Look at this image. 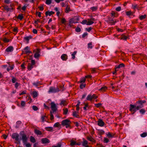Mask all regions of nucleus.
Segmentation results:
<instances>
[{
    "label": "nucleus",
    "instance_id": "f257e3e1",
    "mask_svg": "<svg viewBox=\"0 0 147 147\" xmlns=\"http://www.w3.org/2000/svg\"><path fill=\"white\" fill-rule=\"evenodd\" d=\"M20 134L21 136L22 140L24 145H25L26 147H31V145L29 143H27L28 140V137L24 131H21L20 133Z\"/></svg>",
    "mask_w": 147,
    "mask_h": 147
},
{
    "label": "nucleus",
    "instance_id": "f03ea898",
    "mask_svg": "<svg viewBox=\"0 0 147 147\" xmlns=\"http://www.w3.org/2000/svg\"><path fill=\"white\" fill-rule=\"evenodd\" d=\"M61 90H59L58 87L55 88V87L51 86L49 88L48 92L49 93H56L58 92Z\"/></svg>",
    "mask_w": 147,
    "mask_h": 147
},
{
    "label": "nucleus",
    "instance_id": "7ed1b4c3",
    "mask_svg": "<svg viewBox=\"0 0 147 147\" xmlns=\"http://www.w3.org/2000/svg\"><path fill=\"white\" fill-rule=\"evenodd\" d=\"M97 98V96L95 94H94L92 95L89 94L88 95L86 98V100L91 101L93 99H96Z\"/></svg>",
    "mask_w": 147,
    "mask_h": 147
},
{
    "label": "nucleus",
    "instance_id": "20e7f679",
    "mask_svg": "<svg viewBox=\"0 0 147 147\" xmlns=\"http://www.w3.org/2000/svg\"><path fill=\"white\" fill-rule=\"evenodd\" d=\"M51 108L53 111V113L56 112L57 110V108L55 104L53 102H52L51 104Z\"/></svg>",
    "mask_w": 147,
    "mask_h": 147
},
{
    "label": "nucleus",
    "instance_id": "39448f33",
    "mask_svg": "<svg viewBox=\"0 0 147 147\" xmlns=\"http://www.w3.org/2000/svg\"><path fill=\"white\" fill-rule=\"evenodd\" d=\"M19 135L17 133H13L12 135V138L13 139H15L16 141H18L19 140Z\"/></svg>",
    "mask_w": 147,
    "mask_h": 147
},
{
    "label": "nucleus",
    "instance_id": "423d86ee",
    "mask_svg": "<svg viewBox=\"0 0 147 147\" xmlns=\"http://www.w3.org/2000/svg\"><path fill=\"white\" fill-rule=\"evenodd\" d=\"M69 123H71V121L68 119H65L61 121V125L63 126H65Z\"/></svg>",
    "mask_w": 147,
    "mask_h": 147
},
{
    "label": "nucleus",
    "instance_id": "0eeeda50",
    "mask_svg": "<svg viewBox=\"0 0 147 147\" xmlns=\"http://www.w3.org/2000/svg\"><path fill=\"white\" fill-rule=\"evenodd\" d=\"M137 110L136 108V106L132 104H131L130 105L129 111L131 112H134L133 113V114L134 113H135L137 111Z\"/></svg>",
    "mask_w": 147,
    "mask_h": 147
},
{
    "label": "nucleus",
    "instance_id": "6e6552de",
    "mask_svg": "<svg viewBox=\"0 0 147 147\" xmlns=\"http://www.w3.org/2000/svg\"><path fill=\"white\" fill-rule=\"evenodd\" d=\"M40 51V50L39 49H37L36 52L34 54V57L36 59L38 58L40 56L39 53Z\"/></svg>",
    "mask_w": 147,
    "mask_h": 147
},
{
    "label": "nucleus",
    "instance_id": "1a4fd4ad",
    "mask_svg": "<svg viewBox=\"0 0 147 147\" xmlns=\"http://www.w3.org/2000/svg\"><path fill=\"white\" fill-rule=\"evenodd\" d=\"M86 139L88 141L95 143L96 142V140H95L91 136H88L86 137Z\"/></svg>",
    "mask_w": 147,
    "mask_h": 147
},
{
    "label": "nucleus",
    "instance_id": "9d476101",
    "mask_svg": "<svg viewBox=\"0 0 147 147\" xmlns=\"http://www.w3.org/2000/svg\"><path fill=\"white\" fill-rule=\"evenodd\" d=\"M42 143L43 144H45L50 142L49 139L47 138H43L41 140Z\"/></svg>",
    "mask_w": 147,
    "mask_h": 147
},
{
    "label": "nucleus",
    "instance_id": "9b49d317",
    "mask_svg": "<svg viewBox=\"0 0 147 147\" xmlns=\"http://www.w3.org/2000/svg\"><path fill=\"white\" fill-rule=\"evenodd\" d=\"M105 123L101 119H99L98 121V125L100 127H103Z\"/></svg>",
    "mask_w": 147,
    "mask_h": 147
},
{
    "label": "nucleus",
    "instance_id": "f8f14e48",
    "mask_svg": "<svg viewBox=\"0 0 147 147\" xmlns=\"http://www.w3.org/2000/svg\"><path fill=\"white\" fill-rule=\"evenodd\" d=\"M61 58L63 61H66L68 59V56L67 54H64L61 55Z\"/></svg>",
    "mask_w": 147,
    "mask_h": 147
},
{
    "label": "nucleus",
    "instance_id": "ddd939ff",
    "mask_svg": "<svg viewBox=\"0 0 147 147\" xmlns=\"http://www.w3.org/2000/svg\"><path fill=\"white\" fill-rule=\"evenodd\" d=\"M13 50V48L12 46H10L8 47L5 50L7 52H11Z\"/></svg>",
    "mask_w": 147,
    "mask_h": 147
},
{
    "label": "nucleus",
    "instance_id": "4468645a",
    "mask_svg": "<svg viewBox=\"0 0 147 147\" xmlns=\"http://www.w3.org/2000/svg\"><path fill=\"white\" fill-rule=\"evenodd\" d=\"M54 13L55 12L54 11H48L45 12V15L46 17H47L48 16H50L51 15L54 14Z\"/></svg>",
    "mask_w": 147,
    "mask_h": 147
},
{
    "label": "nucleus",
    "instance_id": "2eb2a0df",
    "mask_svg": "<svg viewBox=\"0 0 147 147\" xmlns=\"http://www.w3.org/2000/svg\"><path fill=\"white\" fill-rule=\"evenodd\" d=\"M47 119V116L44 115H42L41 116V119L42 120V122H44V121H46Z\"/></svg>",
    "mask_w": 147,
    "mask_h": 147
},
{
    "label": "nucleus",
    "instance_id": "dca6fc26",
    "mask_svg": "<svg viewBox=\"0 0 147 147\" xmlns=\"http://www.w3.org/2000/svg\"><path fill=\"white\" fill-rule=\"evenodd\" d=\"M32 37L31 35H29L28 36L25 37L24 38V39L27 42V43H28L30 39L32 38Z\"/></svg>",
    "mask_w": 147,
    "mask_h": 147
},
{
    "label": "nucleus",
    "instance_id": "f3484780",
    "mask_svg": "<svg viewBox=\"0 0 147 147\" xmlns=\"http://www.w3.org/2000/svg\"><path fill=\"white\" fill-rule=\"evenodd\" d=\"M109 22L111 24V25H114L116 23L119 21L118 20L117 21L116 20H115L114 21V20L113 19L109 20Z\"/></svg>",
    "mask_w": 147,
    "mask_h": 147
},
{
    "label": "nucleus",
    "instance_id": "a211bd4d",
    "mask_svg": "<svg viewBox=\"0 0 147 147\" xmlns=\"http://www.w3.org/2000/svg\"><path fill=\"white\" fill-rule=\"evenodd\" d=\"M75 22L74 21V18H71L69 19V26H71V24L73 23H75Z\"/></svg>",
    "mask_w": 147,
    "mask_h": 147
},
{
    "label": "nucleus",
    "instance_id": "6ab92c4d",
    "mask_svg": "<svg viewBox=\"0 0 147 147\" xmlns=\"http://www.w3.org/2000/svg\"><path fill=\"white\" fill-rule=\"evenodd\" d=\"M83 142H82V145L83 146L85 147V146L88 145V142L87 140H85L84 138H83Z\"/></svg>",
    "mask_w": 147,
    "mask_h": 147
},
{
    "label": "nucleus",
    "instance_id": "aec40b11",
    "mask_svg": "<svg viewBox=\"0 0 147 147\" xmlns=\"http://www.w3.org/2000/svg\"><path fill=\"white\" fill-rule=\"evenodd\" d=\"M45 129L48 131L52 132L53 131V128L51 127H46L45 128Z\"/></svg>",
    "mask_w": 147,
    "mask_h": 147
},
{
    "label": "nucleus",
    "instance_id": "412c9836",
    "mask_svg": "<svg viewBox=\"0 0 147 147\" xmlns=\"http://www.w3.org/2000/svg\"><path fill=\"white\" fill-rule=\"evenodd\" d=\"M4 9L6 10L7 12H8L10 9H13V8H10L7 5H5L4 7Z\"/></svg>",
    "mask_w": 147,
    "mask_h": 147
},
{
    "label": "nucleus",
    "instance_id": "4be33fe9",
    "mask_svg": "<svg viewBox=\"0 0 147 147\" xmlns=\"http://www.w3.org/2000/svg\"><path fill=\"white\" fill-rule=\"evenodd\" d=\"M94 23L93 21H92L90 19H88L87 20V22L86 25H90L93 24Z\"/></svg>",
    "mask_w": 147,
    "mask_h": 147
},
{
    "label": "nucleus",
    "instance_id": "5701e85b",
    "mask_svg": "<svg viewBox=\"0 0 147 147\" xmlns=\"http://www.w3.org/2000/svg\"><path fill=\"white\" fill-rule=\"evenodd\" d=\"M34 132L37 135H40L42 134V132L37 129H35L34 130Z\"/></svg>",
    "mask_w": 147,
    "mask_h": 147
},
{
    "label": "nucleus",
    "instance_id": "b1692460",
    "mask_svg": "<svg viewBox=\"0 0 147 147\" xmlns=\"http://www.w3.org/2000/svg\"><path fill=\"white\" fill-rule=\"evenodd\" d=\"M32 95L33 98H34L37 97L38 94L37 92L36 91H33L32 93Z\"/></svg>",
    "mask_w": 147,
    "mask_h": 147
},
{
    "label": "nucleus",
    "instance_id": "393cba45",
    "mask_svg": "<svg viewBox=\"0 0 147 147\" xmlns=\"http://www.w3.org/2000/svg\"><path fill=\"white\" fill-rule=\"evenodd\" d=\"M71 11L70 7L68 5H67L66 6V8L65 9V11L66 13H68L69 12Z\"/></svg>",
    "mask_w": 147,
    "mask_h": 147
},
{
    "label": "nucleus",
    "instance_id": "a878e982",
    "mask_svg": "<svg viewBox=\"0 0 147 147\" xmlns=\"http://www.w3.org/2000/svg\"><path fill=\"white\" fill-rule=\"evenodd\" d=\"M132 8L134 9H137L138 10H139L140 7H139V6L137 4L132 5Z\"/></svg>",
    "mask_w": 147,
    "mask_h": 147
},
{
    "label": "nucleus",
    "instance_id": "bb28decb",
    "mask_svg": "<svg viewBox=\"0 0 147 147\" xmlns=\"http://www.w3.org/2000/svg\"><path fill=\"white\" fill-rule=\"evenodd\" d=\"M30 140L31 142L33 143H34L36 142L35 138L32 136L30 137Z\"/></svg>",
    "mask_w": 147,
    "mask_h": 147
},
{
    "label": "nucleus",
    "instance_id": "cd10ccee",
    "mask_svg": "<svg viewBox=\"0 0 147 147\" xmlns=\"http://www.w3.org/2000/svg\"><path fill=\"white\" fill-rule=\"evenodd\" d=\"M146 102V101L145 100H139L138 102V103L140 104V106H143V103H145Z\"/></svg>",
    "mask_w": 147,
    "mask_h": 147
},
{
    "label": "nucleus",
    "instance_id": "c85d7f7f",
    "mask_svg": "<svg viewBox=\"0 0 147 147\" xmlns=\"http://www.w3.org/2000/svg\"><path fill=\"white\" fill-rule=\"evenodd\" d=\"M72 115L74 117L76 118H80L79 115L77 113V112L76 111L73 112Z\"/></svg>",
    "mask_w": 147,
    "mask_h": 147
},
{
    "label": "nucleus",
    "instance_id": "c756f323",
    "mask_svg": "<svg viewBox=\"0 0 147 147\" xmlns=\"http://www.w3.org/2000/svg\"><path fill=\"white\" fill-rule=\"evenodd\" d=\"M34 65L31 64V63H29L28 65V69L30 71L31 69L33 67V66Z\"/></svg>",
    "mask_w": 147,
    "mask_h": 147
},
{
    "label": "nucleus",
    "instance_id": "7c9ffc66",
    "mask_svg": "<svg viewBox=\"0 0 147 147\" xmlns=\"http://www.w3.org/2000/svg\"><path fill=\"white\" fill-rule=\"evenodd\" d=\"M140 55H133V59L137 60L140 58Z\"/></svg>",
    "mask_w": 147,
    "mask_h": 147
},
{
    "label": "nucleus",
    "instance_id": "2f4dec72",
    "mask_svg": "<svg viewBox=\"0 0 147 147\" xmlns=\"http://www.w3.org/2000/svg\"><path fill=\"white\" fill-rule=\"evenodd\" d=\"M107 135L109 138H112L114 136V134L112 135L110 132H108Z\"/></svg>",
    "mask_w": 147,
    "mask_h": 147
},
{
    "label": "nucleus",
    "instance_id": "473e14b6",
    "mask_svg": "<svg viewBox=\"0 0 147 147\" xmlns=\"http://www.w3.org/2000/svg\"><path fill=\"white\" fill-rule=\"evenodd\" d=\"M107 89V87L106 86H104L99 89V90L100 91L103 92L105 91Z\"/></svg>",
    "mask_w": 147,
    "mask_h": 147
},
{
    "label": "nucleus",
    "instance_id": "72a5a7b5",
    "mask_svg": "<svg viewBox=\"0 0 147 147\" xmlns=\"http://www.w3.org/2000/svg\"><path fill=\"white\" fill-rule=\"evenodd\" d=\"M76 142L74 141L73 140H71L70 141V145L71 146H73L75 145H76Z\"/></svg>",
    "mask_w": 147,
    "mask_h": 147
},
{
    "label": "nucleus",
    "instance_id": "f704fd0d",
    "mask_svg": "<svg viewBox=\"0 0 147 147\" xmlns=\"http://www.w3.org/2000/svg\"><path fill=\"white\" fill-rule=\"evenodd\" d=\"M146 17V15L145 14L144 15H141L139 17V19L140 20H142L145 19Z\"/></svg>",
    "mask_w": 147,
    "mask_h": 147
},
{
    "label": "nucleus",
    "instance_id": "c9c22d12",
    "mask_svg": "<svg viewBox=\"0 0 147 147\" xmlns=\"http://www.w3.org/2000/svg\"><path fill=\"white\" fill-rule=\"evenodd\" d=\"M24 17L23 16V14H19L17 18L20 20H22L23 18Z\"/></svg>",
    "mask_w": 147,
    "mask_h": 147
},
{
    "label": "nucleus",
    "instance_id": "e433bc0d",
    "mask_svg": "<svg viewBox=\"0 0 147 147\" xmlns=\"http://www.w3.org/2000/svg\"><path fill=\"white\" fill-rule=\"evenodd\" d=\"M98 7L97 6H93L90 8V9L92 10V11H96Z\"/></svg>",
    "mask_w": 147,
    "mask_h": 147
},
{
    "label": "nucleus",
    "instance_id": "4c0bfd02",
    "mask_svg": "<svg viewBox=\"0 0 147 147\" xmlns=\"http://www.w3.org/2000/svg\"><path fill=\"white\" fill-rule=\"evenodd\" d=\"M12 79H11V81L12 83H14L17 80V79L15 78L13 76H11Z\"/></svg>",
    "mask_w": 147,
    "mask_h": 147
},
{
    "label": "nucleus",
    "instance_id": "58836bf2",
    "mask_svg": "<svg viewBox=\"0 0 147 147\" xmlns=\"http://www.w3.org/2000/svg\"><path fill=\"white\" fill-rule=\"evenodd\" d=\"M60 126V124L58 122L55 123L53 125V126L54 127H59Z\"/></svg>",
    "mask_w": 147,
    "mask_h": 147
},
{
    "label": "nucleus",
    "instance_id": "ea45409f",
    "mask_svg": "<svg viewBox=\"0 0 147 147\" xmlns=\"http://www.w3.org/2000/svg\"><path fill=\"white\" fill-rule=\"evenodd\" d=\"M77 53V52L76 51H74L73 53L71 54V56H72V59H74L75 58V55Z\"/></svg>",
    "mask_w": 147,
    "mask_h": 147
},
{
    "label": "nucleus",
    "instance_id": "a19ab883",
    "mask_svg": "<svg viewBox=\"0 0 147 147\" xmlns=\"http://www.w3.org/2000/svg\"><path fill=\"white\" fill-rule=\"evenodd\" d=\"M147 136V133L144 132L140 134L142 138L146 137Z\"/></svg>",
    "mask_w": 147,
    "mask_h": 147
},
{
    "label": "nucleus",
    "instance_id": "79ce46f5",
    "mask_svg": "<svg viewBox=\"0 0 147 147\" xmlns=\"http://www.w3.org/2000/svg\"><path fill=\"white\" fill-rule=\"evenodd\" d=\"M140 112L142 114H144L146 112V111L144 109H142L140 110Z\"/></svg>",
    "mask_w": 147,
    "mask_h": 147
},
{
    "label": "nucleus",
    "instance_id": "37998d69",
    "mask_svg": "<svg viewBox=\"0 0 147 147\" xmlns=\"http://www.w3.org/2000/svg\"><path fill=\"white\" fill-rule=\"evenodd\" d=\"M40 84V83H39V82H34L33 83V85L36 87H37Z\"/></svg>",
    "mask_w": 147,
    "mask_h": 147
},
{
    "label": "nucleus",
    "instance_id": "c03bdc74",
    "mask_svg": "<svg viewBox=\"0 0 147 147\" xmlns=\"http://www.w3.org/2000/svg\"><path fill=\"white\" fill-rule=\"evenodd\" d=\"M60 105H63L64 106L66 105V101L65 100H62L61 101L60 103Z\"/></svg>",
    "mask_w": 147,
    "mask_h": 147
},
{
    "label": "nucleus",
    "instance_id": "a18cd8bd",
    "mask_svg": "<svg viewBox=\"0 0 147 147\" xmlns=\"http://www.w3.org/2000/svg\"><path fill=\"white\" fill-rule=\"evenodd\" d=\"M63 110L64 111L63 113V114L65 115H67L68 112V109L67 108H66L65 109H64Z\"/></svg>",
    "mask_w": 147,
    "mask_h": 147
},
{
    "label": "nucleus",
    "instance_id": "49530a36",
    "mask_svg": "<svg viewBox=\"0 0 147 147\" xmlns=\"http://www.w3.org/2000/svg\"><path fill=\"white\" fill-rule=\"evenodd\" d=\"M126 14L127 16H129L132 15V12L130 11H126Z\"/></svg>",
    "mask_w": 147,
    "mask_h": 147
},
{
    "label": "nucleus",
    "instance_id": "de8ad7c7",
    "mask_svg": "<svg viewBox=\"0 0 147 147\" xmlns=\"http://www.w3.org/2000/svg\"><path fill=\"white\" fill-rule=\"evenodd\" d=\"M103 142L104 143H108L109 142V140L106 138H104Z\"/></svg>",
    "mask_w": 147,
    "mask_h": 147
},
{
    "label": "nucleus",
    "instance_id": "09e8293b",
    "mask_svg": "<svg viewBox=\"0 0 147 147\" xmlns=\"http://www.w3.org/2000/svg\"><path fill=\"white\" fill-rule=\"evenodd\" d=\"M88 48H90L91 49L93 47L92 46V42H90L88 44Z\"/></svg>",
    "mask_w": 147,
    "mask_h": 147
},
{
    "label": "nucleus",
    "instance_id": "8fccbe9b",
    "mask_svg": "<svg viewBox=\"0 0 147 147\" xmlns=\"http://www.w3.org/2000/svg\"><path fill=\"white\" fill-rule=\"evenodd\" d=\"M105 133V131L103 130H100L99 131L98 134L101 136Z\"/></svg>",
    "mask_w": 147,
    "mask_h": 147
},
{
    "label": "nucleus",
    "instance_id": "3c124183",
    "mask_svg": "<svg viewBox=\"0 0 147 147\" xmlns=\"http://www.w3.org/2000/svg\"><path fill=\"white\" fill-rule=\"evenodd\" d=\"M102 104L100 103H98L95 104V106L97 108H99L100 106H101Z\"/></svg>",
    "mask_w": 147,
    "mask_h": 147
},
{
    "label": "nucleus",
    "instance_id": "603ef678",
    "mask_svg": "<svg viewBox=\"0 0 147 147\" xmlns=\"http://www.w3.org/2000/svg\"><path fill=\"white\" fill-rule=\"evenodd\" d=\"M10 41V40L9 39H7L6 38H5L3 39V41L5 43H7L9 42Z\"/></svg>",
    "mask_w": 147,
    "mask_h": 147
},
{
    "label": "nucleus",
    "instance_id": "864d4df0",
    "mask_svg": "<svg viewBox=\"0 0 147 147\" xmlns=\"http://www.w3.org/2000/svg\"><path fill=\"white\" fill-rule=\"evenodd\" d=\"M20 85V83L16 82L15 84V87L17 89L18 88V86Z\"/></svg>",
    "mask_w": 147,
    "mask_h": 147
},
{
    "label": "nucleus",
    "instance_id": "5fc2aeb1",
    "mask_svg": "<svg viewBox=\"0 0 147 147\" xmlns=\"http://www.w3.org/2000/svg\"><path fill=\"white\" fill-rule=\"evenodd\" d=\"M33 109L35 111H36L38 109V108L35 105H33L32 107Z\"/></svg>",
    "mask_w": 147,
    "mask_h": 147
},
{
    "label": "nucleus",
    "instance_id": "6e6d98bb",
    "mask_svg": "<svg viewBox=\"0 0 147 147\" xmlns=\"http://www.w3.org/2000/svg\"><path fill=\"white\" fill-rule=\"evenodd\" d=\"M86 84H81L80 86V88L81 89H83L84 88H85V87Z\"/></svg>",
    "mask_w": 147,
    "mask_h": 147
},
{
    "label": "nucleus",
    "instance_id": "4d7b16f0",
    "mask_svg": "<svg viewBox=\"0 0 147 147\" xmlns=\"http://www.w3.org/2000/svg\"><path fill=\"white\" fill-rule=\"evenodd\" d=\"M53 112L52 111H50V119L51 120H52L54 119V116L53 114Z\"/></svg>",
    "mask_w": 147,
    "mask_h": 147
},
{
    "label": "nucleus",
    "instance_id": "13d9d810",
    "mask_svg": "<svg viewBox=\"0 0 147 147\" xmlns=\"http://www.w3.org/2000/svg\"><path fill=\"white\" fill-rule=\"evenodd\" d=\"M52 0H46L45 3L47 4L50 5L51 3Z\"/></svg>",
    "mask_w": 147,
    "mask_h": 147
},
{
    "label": "nucleus",
    "instance_id": "bf43d9fd",
    "mask_svg": "<svg viewBox=\"0 0 147 147\" xmlns=\"http://www.w3.org/2000/svg\"><path fill=\"white\" fill-rule=\"evenodd\" d=\"M30 49L29 47H28V46L26 47L24 49V50L25 51L24 53H26V51H29V50Z\"/></svg>",
    "mask_w": 147,
    "mask_h": 147
},
{
    "label": "nucleus",
    "instance_id": "052dcab7",
    "mask_svg": "<svg viewBox=\"0 0 147 147\" xmlns=\"http://www.w3.org/2000/svg\"><path fill=\"white\" fill-rule=\"evenodd\" d=\"M13 31L15 33H14V34H16L18 32V30L17 28H14L13 30Z\"/></svg>",
    "mask_w": 147,
    "mask_h": 147
},
{
    "label": "nucleus",
    "instance_id": "680f3d73",
    "mask_svg": "<svg viewBox=\"0 0 147 147\" xmlns=\"http://www.w3.org/2000/svg\"><path fill=\"white\" fill-rule=\"evenodd\" d=\"M75 30L77 32H80L81 31V29L80 27H77L76 28Z\"/></svg>",
    "mask_w": 147,
    "mask_h": 147
},
{
    "label": "nucleus",
    "instance_id": "e2e57ef3",
    "mask_svg": "<svg viewBox=\"0 0 147 147\" xmlns=\"http://www.w3.org/2000/svg\"><path fill=\"white\" fill-rule=\"evenodd\" d=\"M111 15L112 16H113L114 17H117L118 16V15L117 14L116 15V13L115 12H114L111 13Z\"/></svg>",
    "mask_w": 147,
    "mask_h": 147
},
{
    "label": "nucleus",
    "instance_id": "0e129e2a",
    "mask_svg": "<svg viewBox=\"0 0 147 147\" xmlns=\"http://www.w3.org/2000/svg\"><path fill=\"white\" fill-rule=\"evenodd\" d=\"M143 107V106H140V105L138 106H136V108L137 109V110H138L139 109H140L142 107Z\"/></svg>",
    "mask_w": 147,
    "mask_h": 147
},
{
    "label": "nucleus",
    "instance_id": "69168bd1",
    "mask_svg": "<svg viewBox=\"0 0 147 147\" xmlns=\"http://www.w3.org/2000/svg\"><path fill=\"white\" fill-rule=\"evenodd\" d=\"M121 7L120 6H119L116 8L115 10L117 11H119L121 10Z\"/></svg>",
    "mask_w": 147,
    "mask_h": 147
},
{
    "label": "nucleus",
    "instance_id": "338daca9",
    "mask_svg": "<svg viewBox=\"0 0 147 147\" xmlns=\"http://www.w3.org/2000/svg\"><path fill=\"white\" fill-rule=\"evenodd\" d=\"M86 81V79L84 78H83L81 79L80 80V83L84 82Z\"/></svg>",
    "mask_w": 147,
    "mask_h": 147
},
{
    "label": "nucleus",
    "instance_id": "774afa93",
    "mask_svg": "<svg viewBox=\"0 0 147 147\" xmlns=\"http://www.w3.org/2000/svg\"><path fill=\"white\" fill-rule=\"evenodd\" d=\"M61 22L62 24H64L66 22V20L64 18H62L61 20Z\"/></svg>",
    "mask_w": 147,
    "mask_h": 147
}]
</instances>
